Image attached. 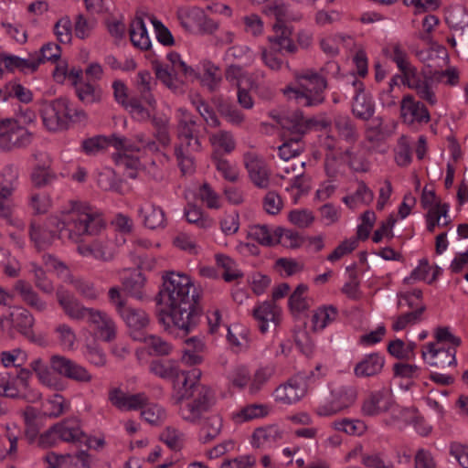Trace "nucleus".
I'll return each mask as SVG.
<instances>
[{
  "label": "nucleus",
  "instance_id": "1",
  "mask_svg": "<svg viewBox=\"0 0 468 468\" xmlns=\"http://www.w3.org/2000/svg\"><path fill=\"white\" fill-rule=\"evenodd\" d=\"M162 280L158 303L165 305L168 311H160L159 323L165 328L173 325L188 334L198 324L202 314L200 293L190 277L184 273L166 271L162 275Z\"/></svg>",
  "mask_w": 468,
  "mask_h": 468
},
{
  "label": "nucleus",
  "instance_id": "2",
  "mask_svg": "<svg viewBox=\"0 0 468 468\" xmlns=\"http://www.w3.org/2000/svg\"><path fill=\"white\" fill-rule=\"evenodd\" d=\"M101 218L88 206L77 201L70 202V209L62 218L49 217L45 226L31 222L29 236L38 250L50 245L58 238L79 243L83 235H96L103 228Z\"/></svg>",
  "mask_w": 468,
  "mask_h": 468
},
{
  "label": "nucleus",
  "instance_id": "3",
  "mask_svg": "<svg viewBox=\"0 0 468 468\" xmlns=\"http://www.w3.org/2000/svg\"><path fill=\"white\" fill-rule=\"evenodd\" d=\"M296 86L287 87L283 92L303 107H316L325 101L327 80L314 69H305L295 75Z\"/></svg>",
  "mask_w": 468,
  "mask_h": 468
},
{
  "label": "nucleus",
  "instance_id": "4",
  "mask_svg": "<svg viewBox=\"0 0 468 468\" xmlns=\"http://www.w3.org/2000/svg\"><path fill=\"white\" fill-rule=\"evenodd\" d=\"M196 392L186 398L182 403H176L179 417L193 425L200 424L205 414L208 413L217 403L215 390L209 387L197 388Z\"/></svg>",
  "mask_w": 468,
  "mask_h": 468
},
{
  "label": "nucleus",
  "instance_id": "5",
  "mask_svg": "<svg viewBox=\"0 0 468 468\" xmlns=\"http://www.w3.org/2000/svg\"><path fill=\"white\" fill-rule=\"evenodd\" d=\"M62 441L70 443H85L92 447V440L82 431L80 421L76 418L65 419L52 425L40 436L39 443L43 447H52Z\"/></svg>",
  "mask_w": 468,
  "mask_h": 468
},
{
  "label": "nucleus",
  "instance_id": "6",
  "mask_svg": "<svg viewBox=\"0 0 468 468\" xmlns=\"http://www.w3.org/2000/svg\"><path fill=\"white\" fill-rule=\"evenodd\" d=\"M35 135L14 118L0 120V151L11 152L28 147Z\"/></svg>",
  "mask_w": 468,
  "mask_h": 468
},
{
  "label": "nucleus",
  "instance_id": "7",
  "mask_svg": "<svg viewBox=\"0 0 468 468\" xmlns=\"http://www.w3.org/2000/svg\"><path fill=\"white\" fill-rule=\"evenodd\" d=\"M40 115L48 130L57 132L69 128L70 123L69 101L58 98L41 104Z\"/></svg>",
  "mask_w": 468,
  "mask_h": 468
},
{
  "label": "nucleus",
  "instance_id": "8",
  "mask_svg": "<svg viewBox=\"0 0 468 468\" xmlns=\"http://www.w3.org/2000/svg\"><path fill=\"white\" fill-rule=\"evenodd\" d=\"M356 398L357 391L355 387L340 386L333 388L330 398L317 405L314 411L320 417H330L351 407Z\"/></svg>",
  "mask_w": 468,
  "mask_h": 468
},
{
  "label": "nucleus",
  "instance_id": "9",
  "mask_svg": "<svg viewBox=\"0 0 468 468\" xmlns=\"http://www.w3.org/2000/svg\"><path fill=\"white\" fill-rule=\"evenodd\" d=\"M201 371L194 368L189 371L178 368L176 374L172 378L173 383V404L182 403L186 398L194 394L197 388L205 387V384L199 382Z\"/></svg>",
  "mask_w": 468,
  "mask_h": 468
},
{
  "label": "nucleus",
  "instance_id": "10",
  "mask_svg": "<svg viewBox=\"0 0 468 468\" xmlns=\"http://www.w3.org/2000/svg\"><path fill=\"white\" fill-rule=\"evenodd\" d=\"M113 146L118 151L134 152L139 148L123 136L112 134L111 136L96 135L82 141V151L88 155H96L104 151L108 146Z\"/></svg>",
  "mask_w": 468,
  "mask_h": 468
},
{
  "label": "nucleus",
  "instance_id": "11",
  "mask_svg": "<svg viewBox=\"0 0 468 468\" xmlns=\"http://www.w3.org/2000/svg\"><path fill=\"white\" fill-rule=\"evenodd\" d=\"M400 118L403 123L418 129L431 121V114L423 102L408 94L400 101Z\"/></svg>",
  "mask_w": 468,
  "mask_h": 468
},
{
  "label": "nucleus",
  "instance_id": "12",
  "mask_svg": "<svg viewBox=\"0 0 468 468\" xmlns=\"http://www.w3.org/2000/svg\"><path fill=\"white\" fill-rule=\"evenodd\" d=\"M403 84L415 90L418 97L434 106L437 103V97L432 88V78L426 74L418 72L416 67L412 66L404 72Z\"/></svg>",
  "mask_w": 468,
  "mask_h": 468
},
{
  "label": "nucleus",
  "instance_id": "13",
  "mask_svg": "<svg viewBox=\"0 0 468 468\" xmlns=\"http://www.w3.org/2000/svg\"><path fill=\"white\" fill-rule=\"evenodd\" d=\"M177 144L175 146V155L183 174H191L195 171L196 153L202 150L201 138L176 135Z\"/></svg>",
  "mask_w": 468,
  "mask_h": 468
},
{
  "label": "nucleus",
  "instance_id": "14",
  "mask_svg": "<svg viewBox=\"0 0 468 468\" xmlns=\"http://www.w3.org/2000/svg\"><path fill=\"white\" fill-rule=\"evenodd\" d=\"M50 367L60 376L77 382L89 383L92 380L91 374L84 367L63 356H52Z\"/></svg>",
  "mask_w": 468,
  "mask_h": 468
},
{
  "label": "nucleus",
  "instance_id": "15",
  "mask_svg": "<svg viewBox=\"0 0 468 468\" xmlns=\"http://www.w3.org/2000/svg\"><path fill=\"white\" fill-rule=\"evenodd\" d=\"M244 165L252 185L259 189H268L271 186V170L265 161L253 153L243 156Z\"/></svg>",
  "mask_w": 468,
  "mask_h": 468
},
{
  "label": "nucleus",
  "instance_id": "16",
  "mask_svg": "<svg viewBox=\"0 0 468 468\" xmlns=\"http://www.w3.org/2000/svg\"><path fill=\"white\" fill-rule=\"evenodd\" d=\"M312 122L308 121L300 110L283 112L277 120L283 131V137H293L299 140H303L309 132V124L313 123Z\"/></svg>",
  "mask_w": 468,
  "mask_h": 468
},
{
  "label": "nucleus",
  "instance_id": "17",
  "mask_svg": "<svg viewBox=\"0 0 468 468\" xmlns=\"http://www.w3.org/2000/svg\"><path fill=\"white\" fill-rule=\"evenodd\" d=\"M421 357L430 367L444 369L450 366H456V348H444L437 346L435 343H428L422 346Z\"/></svg>",
  "mask_w": 468,
  "mask_h": 468
},
{
  "label": "nucleus",
  "instance_id": "18",
  "mask_svg": "<svg viewBox=\"0 0 468 468\" xmlns=\"http://www.w3.org/2000/svg\"><path fill=\"white\" fill-rule=\"evenodd\" d=\"M153 69L155 77L165 86L170 90H176L178 88L176 75L181 74L186 79L196 80L198 79L197 72L190 66H188L183 59L178 63L176 68L173 70L174 74L164 67L160 62H153Z\"/></svg>",
  "mask_w": 468,
  "mask_h": 468
},
{
  "label": "nucleus",
  "instance_id": "19",
  "mask_svg": "<svg viewBox=\"0 0 468 468\" xmlns=\"http://www.w3.org/2000/svg\"><path fill=\"white\" fill-rule=\"evenodd\" d=\"M4 173L9 175L12 178L6 184H0V218L13 225L14 203L12 196L16 189L15 181L17 178V171L14 165H7L5 167Z\"/></svg>",
  "mask_w": 468,
  "mask_h": 468
},
{
  "label": "nucleus",
  "instance_id": "20",
  "mask_svg": "<svg viewBox=\"0 0 468 468\" xmlns=\"http://www.w3.org/2000/svg\"><path fill=\"white\" fill-rule=\"evenodd\" d=\"M108 399L118 410L131 411L143 410L148 405L149 397L144 392L127 394L121 388H114L109 391Z\"/></svg>",
  "mask_w": 468,
  "mask_h": 468
},
{
  "label": "nucleus",
  "instance_id": "21",
  "mask_svg": "<svg viewBox=\"0 0 468 468\" xmlns=\"http://www.w3.org/2000/svg\"><path fill=\"white\" fill-rule=\"evenodd\" d=\"M252 316L257 322L261 333L265 334L270 324L277 327L282 321L281 308L271 301H265L257 304L252 310Z\"/></svg>",
  "mask_w": 468,
  "mask_h": 468
},
{
  "label": "nucleus",
  "instance_id": "22",
  "mask_svg": "<svg viewBox=\"0 0 468 468\" xmlns=\"http://www.w3.org/2000/svg\"><path fill=\"white\" fill-rule=\"evenodd\" d=\"M56 298L63 313L71 320L84 321L90 308L85 307L79 299L64 287H58Z\"/></svg>",
  "mask_w": 468,
  "mask_h": 468
},
{
  "label": "nucleus",
  "instance_id": "23",
  "mask_svg": "<svg viewBox=\"0 0 468 468\" xmlns=\"http://www.w3.org/2000/svg\"><path fill=\"white\" fill-rule=\"evenodd\" d=\"M307 392L303 378L296 376L290 378L285 384L280 385L274 391L275 400L282 404L291 405L298 402Z\"/></svg>",
  "mask_w": 468,
  "mask_h": 468
},
{
  "label": "nucleus",
  "instance_id": "24",
  "mask_svg": "<svg viewBox=\"0 0 468 468\" xmlns=\"http://www.w3.org/2000/svg\"><path fill=\"white\" fill-rule=\"evenodd\" d=\"M84 321L96 330L103 341L111 342L115 339V323L105 312L90 308Z\"/></svg>",
  "mask_w": 468,
  "mask_h": 468
},
{
  "label": "nucleus",
  "instance_id": "25",
  "mask_svg": "<svg viewBox=\"0 0 468 468\" xmlns=\"http://www.w3.org/2000/svg\"><path fill=\"white\" fill-rule=\"evenodd\" d=\"M273 36L268 37L271 49L283 54L293 55L298 51V47L292 38V30L286 24H273Z\"/></svg>",
  "mask_w": 468,
  "mask_h": 468
},
{
  "label": "nucleus",
  "instance_id": "26",
  "mask_svg": "<svg viewBox=\"0 0 468 468\" xmlns=\"http://www.w3.org/2000/svg\"><path fill=\"white\" fill-rule=\"evenodd\" d=\"M356 95L352 104L353 114L363 121H368L375 112V105L372 99L364 91L362 81L354 80L352 82Z\"/></svg>",
  "mask_w": 468,
  "mask_h": 468
},
{
  "label": "nucleus",
  "instance_id": "27",
  "mask_svg": "<svg viewBox=\"0 0 468 468\" xmlns=\"http://www.w3.org/2000/svg\"><path fill=\"white\" fill-rule=\"evenodd\" d=\"M12 327L17 330L21 335L34 343L41 344L44 341L42 336H36L33 331L35 319L31 313L27 309L20 308L14 313H10Z\"/></svg>",
  "mask_w": 468,
  "mask_h": 468
},
{
  "label": "nucleus",
  "instance_id": "28",
  "mask_svg": "<svg viewBox=\"0 0 468 468\" xmlns=\"http://www.w3.org/2000/svg\"><path fill=\"white\" fill-rule=\"evenodd\" d=\"M138 215L144 226L150 229H164L166 218L164 209L154 203H144L138 208Z\"/></svg>",
  "mask_w": 468,
  "mask_h": 468
},
{
  "label": "nucleus",
  "instance_id": "29",
  "mask_svg": "<svg viewBox=\"0 0 468 468\" xmlns=\"http://www.w3.org/2000/svg\"><path fill=\"white\" fill-rule=\"evenodd\" d=\"M78 251L82 256H91L102 261H112L115 253L112 242L106 239H96L90 244L79 245Z\"/></svg>",
  "mask_w": 468,
  "mask_h": 468
},
{
  "label": "nucleus",
  "instance_id": "30",
  "mask_svg": "<svg viewBox=\"0 0 468 468\" xmlns=\"http://www.w3.org/2000/svg\"><path fill=\"white\" fill-rule=\"evenodd\" d=\"M390 408V399L384 390L373 391L363 400L361 411L364 416H377L388 411Z\"/></svg>",
  "mask_w": 468,
  "mask_h": 468
},
{
  "label": "nucleus",
  "instance_id": "31",
  "mask_svg": "<svg viewBox=\"0 0 468 468\" xmlns=\"http://www.w3.org/2000/svg\"><path fill=\"white\" fill-rule=\"evenodd\" d=\"M385 365V358L379 353L366 355L354 368L356 378H369L378 375Z\"/></svg>",
  "mask_w": 468,
  "mask_h": 468
},
{
  "label": "nucleus",
  "instance_id": "32",
  "mask_svg": "<svg viewBox=\"0 0 468 468\" xmlns=\"http://www.w3.org/2000/svg\"><path fill=\"white\" fill-rule=\"evenodd\" d=\"M176 135L201 138L200 126L196 116L185 108L177 110Z\"/></svg>",
  "mask_w": 468,
  "mask_h": 468
},
{
  "label": "nucleus",
  "instance_id": "33",
  "mask_svg": "<svg viewBox=\"0 0 468 468\" xmlns=\"http://www.w3.org/2000/svg\"><path fill=\"white\" fill-rule=\"evenodd\" d=\"M198 440L206 444L213 441L221 433L223 419L219 414H211L201 420Z\"/></svg>",
  "mask_w": 468,
  "mask_h": 468
},
{
  "label": "nucleus",
  "instance_id": "34",
  "mask_svg": "<svg viewBox=\"0 0 468 468\" xmlns=\"http://www.w3.org/2000/svg\"><path fill=\"white\" fill-rule=\"evenodd\" d=\"M15 290L22 298L23 302L37 312H44L47 309V303L34 291L30 283L24 280L16 281Z\"/></svg>",
  "mask_w": 468,
  "mask_h": 468
},
{
  "label": "nucleus",
  "instance_id": "35",
  "mask_svg": "<svg viewBox=\"0 0 468 468\" xmlns=\"http://www.w3.org/2000/svg\"><path fill=\"white\" fill-rule=\"evenodd\" d=\"M214 105L219 113L228 122L234 126H241L245 122V114L231 101L218 98Z\"/></svg>",
  "mask_w": 468,
  "mask_h": 468
},
{
  "label": "nucleus",
  "instance_id": "36",
  "mask_svg": "<svg viewBox=\"0 0 468 468\" xmlns=\"http://www.w3.org/2000/svg\"><path fill=\"white\" fill-rule=\"evenodd\" d=\"M282 434L277 425L257 428L252 434L253 444L257 447H271L282 439Z\"/></svg>",
  "mask_w": 468,
  "mask_h": 468
},
{
  "label": "nucleus",
  "instance_id": "37",
  "mask_svg": "<svg viewBox=\"0 0 468 468\" xmlns=\"http://www.w3.org/2000/svg\"><path fill=\"white\" fill-rule=\"evenodd\" d=\"M334 126L340 139L348 144H355L357 141L359 135L356 126L348 115L335 116Z\"/></svg>",
  "mask_w": 468,
  "mask_h": 468
},
{
  "label": "nucleus",
  "instance_id": "38",
  "mask_svg": "<svg viewBox=\"0 0 468 468\" xmlns=\"http://www.w3.org/2000/svg\"><path fill=\"white\" fill-rule=\"evenodd\" d=\"M130 39L133 45L141 49L147 50L151 47L148 32L142 17H135L129 28Z\"/></svg>",
  "mask_w": 468,
  "mask_h": 468
},
{
  "label": "nucleus",
  "instance_id": "39",
  "mask_svg": "<svg viewBox=\"0 0 468 468\" xmlns=\"http://www.w3.org/2000/svg\"><path fill=\"white\" fill-rule=\"evenodd\" d=\"M0 63L4 64L6 69L13 71L17 69L23 72H34L37 69V61L35 55H30L28 58H21L17 56L0 54Z\"/></svg>",
  "mask_w": 468,
  "mask_h": 468
},
{
  "label": "nucleus",
  "instance_id": "40",
  "mask_svg": "<svg viewBox=\"0 0 468 468\" xmlns=\"http://www.w3.org/2000/svg\"><path fill=\"white\" fill-rule=\"evenodd\" d=\"M383 54L392 60L402 73L413 65L409 60V55L400 42H391L383 48Z\"/></svg>",
  "mask_w": 468,
  "mask_h": 468
},
{
  "label": "nucleus",
  "instance_id": "41",
  "mask_svg": "<svg viewBox=\"0 0 468 468\" xmlns=\"http://www.w3.org/2000/svg\"><path fill=\"white\" fill-rule=\"evenodd\" d=\"M120 315L124 320L128 327L133 330V336L135 333L143 330L149 324V316L142 309H135L132 307L125 308Z\"/></svg>",
  "mask_w": 468,
  "mask_h": 468
},
{
  "label": "nucleus",
  "instance_id": "42",
  "mask_svg": "<svg viewBox=\"0 0 468 468\" xmlns=\"http://www.w3.org/2000/svg\"><path fill=\"white\" fill-rule=\"evenodd\" d=\"M374 199L373 191L364 181L357 182V187L353 195L343 197V202L350 208H355L358 204L369 205Z\"/></svg>",
  "mask_w": 468,
  "mask_h": 468
},
{
  "label": "nucleus",
  "instance_id": "43",
  "mask_svg": "<svg viewBox=\"0 0 468 468\" xmlns=\"http://www.w3.org/2000/svg\"><path fill=\"white\" fill-rule=\"evenodd\" d=\"M152 76L148 70H141L137 73L136 89L140 93L141 99L151 108L154 109L156 101L152 94Z\"/></svg>",
  "mask_w": 468,
  "mask_h": 468
},
{
  "label": "nucleus",
  "instance_id": "44",
  "mask_svg": "<svg viewBox=\"0 0 468 468\" xmlns=\"http://www.w3.org/2000/svg\"><path fill=\"white\" fill-rule=\"evenodd\" d=\"M425 310L426 306L424 304H421L413 311L397 316L396 318H394L392 329L394 331H401L407 328L408 326H411L420 323L424 319L423 314Z\"/></svg>",
  "mask_w": 468,
  "mask_h": 468
},
{
  "label": "nucleus",
  "instance_id": "45",
  "mask_svg": "<svg viewBox=\"0 0 468 468\" xmlns=\"http://www.w3.org/2000/svg\"><path fill=\"white\" fill-rule=\"evenodd\" d=\"M19 431L16 428L6 427L5 433L0 434V461L8 457H14L17 452V441Z\"/></svg>",
  "mask_w": 468,
  "mask_h": 468
},
{
  "label": "nucleus",
  "instance_id": "46",
  "mask_svg": "<svg viewBox=\"0 0 468 468\" xmlns=\"http://www.w3.org/2000/svg\"><path fill=\"white\" fill-rule=\"evenodd\" d=\"M178 368L175 360L154 359L149 364L150 373L165 380H172Z\"/></svg>",
  "mask_w": 468,
  "mask_h": 468
},
{
  "label": "nucleus",
  "instance_id": "47",
  "mask_svg": "<svg viewBox=\"0 0 468 468\" xmlns=\"http://www.w3.org/2000/svg\"><path fill=\"white\" fill-rule=\"evenodd\" d=\"M268 414V408L262 404H250L242 407L231 415L236 423H242L253 419L261 418Z\"/></svg>",
  "mask_w": 468,
  "mask_h": 468
},
{
  "label": "nucleus",
  "instance_id": "48",
  "mask_svg": "<svg viewBox=\"0 0 468 468\" xmlns=\"http://www.w3.org/2000/svg\"><path fill=\"white\" fill-rule=\"evenodd\" d=\"M338 315L336 307L327 305L318 308L312 316V324L314 331L324 329L334 322Z\"/></svg>",
  "mask_w": 468,
  "mask_h": 468
},
{
  "label": "nucleus",
  "instance_id": "49",
  "mask_svg": "<svg viewBox=\"0 0 468 468\" xmlns=\"http://www.w3.org/2000/svg\"><path fill=\"white\" fill-rule=\"evenodd\" d=\"M133 339L145 343L150 349V354L155 356H168L173 349L170 343L154 335H148L144 337L133 335Z\"/></svg>",
  "mask_w": 468,
  "mask_h": 468
},
{
  "label": "nucleus",
  "instance_id": "50",
  "mask_svg": "<svg viewBox=\"0 0 468 468\" xmlns=\"http://www.w3.org/2000/svg\"><path fill=\"white\" fill-rule=\"evenodd\" d=\"M284 142L278 147L279 157L283 161H289L298 156L304 151V143L293 137H283Z\"/></svg>",
  "mask_w": 468,
  "mask_h": 468
},
{
  "label": "nucleus",
  "instance_id": "51",
  "mask_svg": "<svg viewBox=\"0 0 468 468\" xmlns=\"http://www.w3.org/2000/svg\"><path fill=\"white\" fill-rule=\"evenodd\" d=\"M203 68L204 75L201 83L209 92H215L222 80L219 68L209 61L205 62Z\"/></svg>",
  "mask_w": 468,
  "mask_h": 468
},
{
  "label": "nucleus",
  "instance_id": "52",
  "mask_svg": "<svg viewBox=\"0 0 468 468\" xmlns=\"http://www.w3.org/2000/svg\"><path fill=\"white\" fill-rule=\"evenodd\" d=\"M217 265L224 270L222 277L225 282H230L243 277V272L237 268L236 262L224 254L216 255Z\"/></svg>",
  "mask_w": 468,
  "mask_h": 468
},
{
  "label": "nucleus",
  "instance_id": "53",
  "mask_svg": "<svg viewBox=\"0 0 468 468\" xmlns=\"http://www.w3.org/2000/svg\"><path fill=\"white\" fill-rule=\"evenodd\" d=\"M145 277L142 272L138 271L126 278L123 282V286L131 296L142 300L145 296Z\"/></svg>",
  "mask_w": 468,
  "mask_h": 468
},
{
  "label": "nucleus",
  "instance_id": "54",
  "mask_svg": "<svg viewBox=\"0 0 468 468\" xmlns=\"http://www.w3.org/2000/svg\"><path fill=\"white\" fill-rule=\"evenodd\" d=\"M185 217L190 224H195L202 229H210L214 225V220L207 215H205L201 208L197 206L188 205L185 209Z\"/></svg>",
  "mask_w": 468,
  "mask_h": 468
},
{
  "label": "nucleus",
  "instance_id": "55",
  "mask_svg": "<svg viewBox=\"0 0 468 468\" xmlns=\"http://www.w3.org/2000/svg\"><path fill=\"white\" fill-rule=\"evenodd\" d=\"M274 238L276 243L290 249L299 248L303 243V239L297 231L280 227L274 229Z\"/></svg>",
  "mask_w": 468,
  "mask_h": 468
},
{
  "label": "nucleus",
  "instance_id": "56",
  "mask_svg": "<svg viewBox=\"0 0 468 468\" xmlns=\"http://www.w3.org/2000/svg\"><path fill=\"white\" fill-rule=\"evenodd\" d=\"M335 430L348 435L361 436L367 431L366 423L361 420L342 419L333 422Z\"/></svg>",
  "mask_w": 468,
  "mask_h": 468
},
{
  "label": "nucleus",
  "instance_id": "57",
  "mask_svg": "<svg viewBox=\"0 0 468 468\" xmlns=\"http://www.w3.org/2000/svg\"><path fill=\"white\" fill-rule=\"evenodd\" d=\"M45 414L49 418H58L68 411L69 404L60 394H54L43 404Z\"/></svg>",
  "mask_w": 468,
  "mask_h": 468
},
{
  "label": "nucleus",
  "instance_id": "58",
  "mask_svg": "<svg viewBox=\"0 0 468 468\" xmlns=\"http://www.w3.org/2000/svg\"><path fill=\"white\" fill-rule=\"evenodd\" d=\"M308 287L305 284H299L289 298V307L292 314H299L306 311L309 307L305 293Z\"/></svg>",
  "mask_w": 468,
  "mask_h": 468
},
{
  "label": "nucleus",
  "instance_id": "59",
  "mask_svg": "<svg viewBox=\"0 0 468 468\" xmlns=\"http://www.w3.org/2000/svg\"><path fill=\"white\" fill-rule=\"evenodd\" d=\"M30 178L34 186L42 188L56 181L57 175L48 166L37 165L34 167Z\"/></svg>",
  "mask_w": 468,
  "mask_h": 468
},
{
  "label": "nucleus",
  "instance_id": "60",
  "mask_svg": "<svg viewBox=\"0 0 468 468\" xmlns=\"http://www.w3.org/2000/svg\"><path fill=\"white\" fill-rule=\"evenodd\" d=\"M275 372L274 367L265 366L258 368L250 381L249 386V391L250 394H257L263 386L271 379Z\"/></svg>",
  "mask_w": 468,
  "mask_h": 468
},
{
  "label": "nucleus",
  "instance_id": "61",
  "mask_svg": "<svg viewBox=\"0 0 468 468\" xmlns=\"http://www.w3.org/2000/svg\"><path fill=\"white\" fill-rule=\"evenodd\" d=\"M78 98L84 104H92L101 100V90L90 82L82 83L76 88Z\"/></svg>",
  "mask_w": 468,
  "mask_h": 468
},
{
  "label": "nucleus",
  "instance_id": "62",
  "mask_svg": "<svg viewBox=\"0 0 468 468\" xmlns=\"http://www.w3.org/2000/svg\"><path fill=\"white\" fill-rule=\"evenodd\" d=\"M97 184L102 190L122 193V181L117 178L112 169H105L99 173Z\"/></svg>",
  "mask_w": 468,
  "mask_h": 468
},
{
  "label": "nucleus",
  "instance_id": "63",
  "mask_svg": "<svg viewBox=\"0 0 468 468\" xmlns=\"http://www.w3.org/2000/svg\"><path fill=\"white\" fill-rule=\"evenodd\" d=\"M210 144L224 150L225 153H231L236 147V142L233 134L225 130H220L209 136Z\"/></svg>",
  "mask_w": 468,
  "mask_h": 468
},
{
  "label": "nucleus",
  "instance_id": "64",
  "mask_svg": "<svg viewBox=\"0 0 468 468\" xmlns=\"http://www.w3.org/2000/svg\"><path fill=\"white\" fill-rule=\"evenodd\" d=\"M27 360V353L20 348H14L0 353V361L5 367H20L25 365Z\"/></svg>",
  "mask_w": 468,
  "mask_h": 468
}]
</instances>
